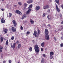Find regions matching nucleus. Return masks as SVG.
Returning <instances> with one entry per match:
<instances>
[{
	"label": "nucleus",
	"instance_id": "obj_1",
	"mask_svg": "<svg viewBox=\"0 0 63 63\" xmlns=\"http://www.w3.org/2000/svg\"><path fill=\"white\" fill-rule=\"evenodd\" d=\"M49 32L48 31L47 29H45V38L47 40H49V36L48 34Z\"/></svg>",
	"mask_w": 63,
	"mask_h": 63
},
{
	"label": "nucleus",
	"instance_id": "obj_2",
	"mask_svg": "<svg viewBox=\"0 0 63 63\" xmlns=\"http://www.w3.org/2000/svg\"><path fill=\"white\" fill-rule=\"evenodd\" d=\"M41 33V32H40V30H37V31H34V33H33V35L35 36L36 38H38L39 37V36L40 35Z\"/></svg>",
	"mask_w": 63,
	"mask_h": 63
},
{
	"label": "nucleus",
	"instance_id": "obj_3",
	"mask_svg": "<svg viewBox=\"0 0 63 63\" xmlns=\"http://www.w3.org/2000/svg\"><path fill=\"white\" fill-rule=\"evenodd\" d=\"M34 50L36 53H38L40 51V48L38 45L36 44L34 46Z\"/></svg>",
	"mask_w": 63,
	"mask_h": 63
},
{
	"label": "nucleus",
	"instance_id": "obj_4",
	"mask_svg": "<svg viewBox=\"0 0 63 63\" xmlns=\"http://www.w3.org/2000/svg\"><path fill=\"white\" fill-rule=\"evenodd\" d=\"M12 22L13 23L14 26L15 27H16V25H17V23H16V22L15 20H13L12 21Z\"/></svg>",
	"mask_w": 63,
	"mask_h": 63
},
{
	"label": "nucleus",
	"instance_id": "obj_5",
	"mask_svg": "<svg viewBox=\"0 0 63 63\" xmlns=\"http://www.w3.org/2000/svg\"><path fill=\"white\" fill-rule=\"evenodd\" d=\"M49 6L48 5L46 4L44 6L43 8L44 10H46V9H48Z\"/></svg>",
	"mask_w": 63,
	"mask_h": 63
},
{
	"label": "nucleus",
	"instance_id": "obj_6",
	"mask_svg": "<svg viewBox=\"0 0 63 63\" xmlns=\"http://www.w3.org/2000/svg\"><path fill=\"white\" fill-rule=\"evenodd\" d=\"M16 43H14L13 44V45L12 44V43H11V48H13V49H14L16 46Z\"/></svg>",
	"mask_w": 63,
	"mask_h": 63
},
{
	"label": "nucleus",
	"instance_id": "obj_7",
	"mask_svg": "<svg viewBox=\"0 0 63 63\" xmlns=\"http://www.w3.org/2000/svg\"><path fill=\"white\" fill-rule=\"evenodd\" d=\"M16 14L19 15H21V16L22 15V14L21 13L20 11L18 10H16Z\"/></svg>",
	"mask_w": 63,
	"mask_h": 63
},
{
	"label": "nucleus",
	"instance_id": "obj_8",
	"mask_svg": "<svg viewBox=\"0 0 63 63\" xmlns=\"http://www.w3.org/2000/svg\"><path fill=\"white\" fill-rule=\"evenodd\" d=\"M11 30L13 32H16V28H15L14 27L12 28Z\"/></svg>",
	"mask_w": 63,
	"mask_h": 63
},
{
	"label": "nucleus",
	"instance_id": "obj_9",
	"mask_svg": "<svg viewBox=\"0 0 63 63\" xmlns=\"http://www.w3.org/2000/svg\"><path fill=\"white\" fill-rule=\"evenodd\" d=\"M40 9V7L39 6H37L35 7V10L36 11H38Z\"/></svg>",
	"mask_w": 63,
	"mask_h": 63
},
{
	"label": "nucleus",
	"instance_id": "obj_10",
	"mask_svg": "<svg viewBox=\"0 0 63 63\" xmlns=\"http://www.w3.org/2000/svg\"><path fill=\"white\" fill-rule=\"evenodd\" d=\"M31 10H32V9H28V10L27 11V12L26 13V14L27 15H28L29 14V13H30V12H31Z\"/></svg>",
	"mask_w": 63,
	"mask_h": 63
},
{
	"label": "nucleus",
	"instance_id": "obj_11",
	"mask_svg": "<svg viewBox=\"0 0 63 63\" xmlns=\"http://www.w3.org/2000/svg\"><path fill=\"white\" fill-rule=\"evenodd\" d=\"M27 17V16L25 14H24L22 16V19H23L24 18H25L26 17Z\"/></svg>",
	"mask_w": 63,
	"mask_h": 63
},
{
	"label": "nucleus",
	"instance_id": "obj_12",
	"mask_svg": "<svg viewBox=\"0 0 63 63\" xmlns=\"http://www.w3.org/2000/svg\"><path fill=\"white\" fill-rule=\"evenodd\" d=\"M1 23H4L5 22V20L3 18H2L1 19Z\"/></svg>",
	"mask_w": 63,
	"mask_h": 63
},
{
	"label": "nucleus",
	"instance_id": "obj_13",
	"mask_svg": "<svg viewBox=\"0 0 63 63\" xmlns=\"http://www.w3.org/2000/svg\"><path fill=\"white\" fill-rule=\"evenodd\" d=\"M56 10L57 12H60V9H59L58 8V6H57V5H56Z\"/></svg>",
	"mask_w": 63,
	"mask_h": 63
},
{
	"label": "nucleus",
	"instance_id": "obj_14",
	"mask_svg": "<svg viewBox=\"0 0 63 63\" xmlns=\"http://www.w3.org/2000/svg\"><path fill=\"white\" fill-rule=\"evenodd\" d=\"M8 31V30L6 29L3 30V31L5 33H7Z\"/></svg>",
	"mask_w": 63,
	"mask_h": 63
},
{
	"label": "nucleus",
	"instance_id": "obj_15",
	"mask_svg": "<svg viewBox=\"0 0 63 63\" xmlns=\"http://www.w3.org/2000/svg\"><path fill=\"white\" fill-rule=\"evenodd\" d=\"M27 2L28 4H30V3H32L33 2V0H28L27 1Z\"/></svg>",
	"mask_w": 63,
	"mask_h": 63
},
{
	"label": "nucleus",
	"instance_id": "obj_16",
	"mask_svg": "<svg viewBox=\"0 0 63 63\" xmlns=\"http://www.w3.org/2000/svg\"><path fill=\"white\" fill-rule=\"evenodd\" d=\"M63 29V26H60V31H61Z\"/></svg>",
	"mask_w": 63,
	"mask_h": 63
},
{
	"label": "nucleus",
	"instance_id": "obj_17",
	"mask_svg": "<svg viewBox=\"0 0 63 63\" xmlns=\"http://www.w3.org/2000/svg\"><path fill=\"white\" fill-rule=\"evenodd\" d=\"M3 48V47L0 46V53L2 52V49Z\"/></svg>",
	"mask_w": 63,
	"mask_h": 63
},
{
	"label": "nucleus",
	"instance_id": "obj_18",
	"mask_svg": "<svg viewBox=\"0 0 63 63\" xmlns=\"http://www.w3.org/2000/svg\"><path fill=\"white\" fill-rule=\"evenodd\" d=\"M30 21L31 23V24H34V21L32 20V19H30Z\"/></svg>",
	"mask_w": 63,
	"mask_h": 63
},
{
	"label": "nucleus",
	"instance_id": "obj_19",
	"mask_svg": "<svg viewBox=\"0 0 63 63\" xmlns=\"http://www.w3.org/2000/svg\"><path fill=\"white\" fill-rule=\"evenodd\" d=\"M33 6V5L32 4L30 5L28 7V9H32L31 8H32Z\"/></svg>",
	"mask_w": 63,
	"mask_h": 63
},
{
	"label": "nucleus",
	"instance_id": "obj_20",
	"mask_svg": "<svg viewBox=\"0 0 63 63\" xmlns=\"http://www.w3.org/2000/svg\"><path fill=\"white\" fill-rule=\"evenodd\" d=\"M21 44H19L18 45V49H19V48H20V47H21Z\"/></svg>",
	"mask_w": 63,
	"mask_h": 63
},
{
	"label": "nucleus",
	"instance_id": "obj_21",
	"mask_svg": "<svg viewBox=\"0 0 63 63\" xmlns=\"http://www.w3.org/2000/svg\"><path fill=\"white\" fill-rule=\"evenodd\" d=\"M41 63H45V61H44V58H43L42 59L41 62Z\"/></svg>",
	"mask_w": 63,
	"mask_h": 63
},
{
	"label": "nucleus",
	"instance_id": "obj_22",
	"mask_svg": "<svg viewBox=\"0 0 63 63\" xmlns=\"http://www.w3.org/2000/svg\"><path fill=\"white\" fill-rule=\"evenodd\" d=\"M59 0H56L55 2L57 4H58L59 5Z\"/></svg>",
	"mask_w": 63,
	"mask_h": 63
},
{
	"label": "nucleus",
	"instance_id": "obj_23",
	"mask_svg": "<svg viewBox=\"0 0 63 63\" xmlns=\"http://www.w3.org/2000/svg\"><path fill=\"white\" fill-rule=\"evenodd\" d=\"M8 44H9V41H8V40H7L6 41L5 45L6 46H8Z\"/></svg>",
	"mask_w": 63,
	"mask_h": 63
},
{
	"label": "nucleus",
	"instance_id": "obj_24",
	"mask_svg": "<svg viewBox=\"0 0 63 63\" xmlns=\"http://www.w3.org/2000/svg\"><path fill=\"white\" fill-rule=\"evenodd\" d=\"M54 54V53H53V52L52 51H51L50 53V55H53Z\"/></svg>",
	"mask_w": 63,
	"mask_h": 63
},
{
	"label": "nucleus",
	"instance_id": "obj_25",
	"mask_svg": "<svg viewBox=\"0 0 63 63\" xmlns=\"http://www.w3.org/2000/svg\"><path fill=\"white\" fill-rule=\"evenodd\" d=\"M41 46L42 47H44L45 46V44H44V42H43L41 44Z\"/></svg>",
	"mask_w": 63,
	"mask_h": 63
},
{
	"label": "nucleus",
	"instance_id": "obj_26",
	"mask_svg": "<svg viewBox=\"0 0 63 63\" xmlns=\"http://www.w3.org/2000/svg\"><path fill=\"white\" fill-rule=\"evenodd\" d=\"M28 5V4H26V3H24V6L25 8H26L27 7V6Z\"/></svg>",
	"mask_w": 63,
	"mask_h": 63
},
{
	"label": "nucleus",
	"instance_id": "obj_27",
	"mask_svg": "<svg viewBox=\"0 0 63 63\" xmlns=\"http://www.w3.org/2000/svg\"><path fill=\"white\" fill-rule=\"evenodd\" d=\"M29 50L30 51H32V47H30L29 48Z\"/></svg>",
	"mask_w": 63,
	"mask_h": 63
},
{
	"label": "nucleus",
	"instance_id": "obj_28",
	"mask_svg": "<svg viewBox=\"0 0 63 63\" xmlns=\"http://www.w3.org/2000/svg\"><path fill=\"white\" fill-rule=\"evenodd\" d=\"M53 58V56H52V55H50V59H52Z\"/></svg>",
	"mask_w": 63,
	"mask_h": 63
},
{
	"label": "nucleus",
	"instance_id": "obj_29",
	"mask_svg": "<svg viewBox=\"0 0 63 63\" xmlns=\"http://www.w3.org/2000/svg\"><path fill=\"white\" fill-rule=\"evenodd\" d=\"M12 16V14L11 13H10L9 14V17H11V16Z\"/></svg>",
	"mask_w": 63,
	"mask_h": 63
},
{
	"label": "nucleus",
	"instance_id": "obj_30",
	"mask_svg": "<svg viewBox=\"0 0 63 63\" xmlns=\"http://www.w3.org/2000/svg\"><path fill=\"white\" fill-rule=\"evenodd\" d=\"M0 40L1 42H3V37H0Z\"/></svg>",
	"mask_w": 63,
	"mask_h": 63
},
{
	"label": "nucleus",
	"instance_id": "obj_31",
	"mask_svg": "<svg viewBox=\"0 0 63 63\" xmlns=\"http://www.w3.org/2000/svg\"><path fill=\"white\" fill-rule=\"evenodd\" d=\"M18 4L19 6H21V5L22 3L21 2H18Z\"/></svg>",
	"mask_w": 63,
	"mask_h": 63
},
{
	"label": "nucleus",
	"instance_id": "obj_32",
	"mask_svg": "<svg viewBox=\"0 0 63 63\" xmlns=\"http://www.w3.org/2000/svg\"><path fill=\"white\" fill-rule=\"evenodd\" d=\"M60 46L61 47H63V43H62L61 44H60Z\"/></svg>",
	"mask_w": 63,
	"mask_h": 63
},
{
	"label": "nucleus",
	"instance_id": "obj_33",
	"mask_svg": "<svg viewBox=\"0 0 63 63\" xmlns=\"http://www.w3.org/2000/svg\"><path fill=\"white\" fill-rule=\"evenodd\" d=\"M14 36H12L11 37V39L12 40H14Z\"/></svg>",
	"mask_w": 63,
	"mask_h": 63
},
{
	"label": "nucleus",
	"instance_id": "obj_34",
	"mask_svg": "<svg viewBox=\"0 0 63 63\" xmlns=\"http://www.w3.org/2000/svg\"><path fill=\"white\" fill-rule=\"evenodd\" d=\"M45 13H43V17H45Z\"/></svg>",
	"mask_w": 63,
	"mask_h": 63
},
{
	"label": "nucleus",
	"instance_id": "obj_35",
	"mask_svg": "<svg viewBox=\"0 0 63 63\" xmlns=\"http://www.w3.org/2000/svg\"><path fill=\"white\" fill-rule=\"evenodd\" d=\"M20 29H21V30H23V27H22V26H21L20 27Z\"/></svg>",
	"mask_w": 63,
	"mask_h": 63
},
{
	"label": "nucleus",
	"instance_id": "obj_36",
	"mask_svg": "<svg viewBox=\"0 0 63 63\" xmlns=\"http://www.w3.org/2000/svg\"><path fill=\"white\" fill-rule=\"evenodd\" d=\"M27 33L28 35H29V34H30V32H27Z\"/></svg>",
	"mask_w": 63,
	"mask_h": 63
},
{
	"label": "nucleus",
	"instance_id": "obj_37",
	"mask_svg": "<svg viewBox=\"0 0 63 63\" xmlns=\"http://www.w3.org/2000/svg\"><path fill=\"white\" fill-rule=\"evenodd\" d=\"M48 25L49 26V27L50 28L51 27V26L50 25L48 24Z\"/></svg>",
	"mask_w": 63,
	"mask_h": 63
},
{
	"label": "nucleus",
	"instance_id": "obj_38",
	"mask_svg": "<svg viewBox=\"0 0 63 63\" xmlns=\"http://www.w3.org/2000/svg\"><path fill=\"white\" fill-rule=\"evenodd\" d=\"M16 44H19V41H17L16 42Z\"/></svg>",
	"mask_w": 63,
	"mask_h": 63
},
{
	"label": "nucleus",
	"instance_id": "obj_39",
	"mask_svg": "<svg viewBox=\"0 0 63 63\" xmlns=\"http://www.w3.org/2000/svg\"><path fill=\"white\" fill-rule=\"evenodd\" d=\"M61 7L62 8V9H63V4H62L61 5Z\"/></svg>",
	"mask_w": 63,
	"mask_h": 63
},
{
	"label": "nucleus",
	"instance_id": "obj_40",
	"mask_svg": "<svg viewBox=\"0 0 63 63\" xmlns=\"http://www.w3.org/2000/svg\"><path fill=\"white\" fill-rule=\"evenodd\" d=\"M9 63H11V62H12V61H11V60H9Z\"/></svg>",
	"mask_w": 63,
	"mask_h": 63
},
{
	"label": "nucleus",
	"instance_id": "obj_41",
	"mask_svg": "<svg viewBox=\"0 0 63 63\" xmlns=\"http://www.w3.org/2000/svg\"><path fill=\"white\" fill-rule=\"evenodd\" d=\"M51 17H50V18H48V20H51Z\"/></svg>",
	"mask_w": 63,
	"mask_h": 63
},
{
	"label": "nucleus",
	"instance_id": "obj_42",
	"mask_svg": "<svg viewBox=\"0 0 63 63\" xmlns=\"http://www.w3.org/2000/svg\"><path fill=\"white\" fill-rule=\"evenodd\" d=\"M43 57H46V55L45 54H43Z\"/></svg>",
	"mask_w": 63,
	"mask_h": 63
},
{
	"label": "nucleus",
	"instance_id": "obj_43",
	"mask_svg": "<svg viewBox=\"0 0 63 63\" xmlns=\"http://www.w3.org/2000/svg\"><path fill=\"white\" fill-rule=\"evenodd\" d=\"M6 61H4L3 62V63H6Z\"/></svg>",
	"mask_w": 63,
	"mask_h": 63
},
{
	"label": "nucleus",
	"instance_id": "obj_44",
	"mask_svg": "<svg viewBox=\"0 0 63 63\" xmlns=\"http://www.w3.org/2000/svg\"><path fill=\"white\" fill-rule=\"evenodd\" d=\"M41 51H43V48H41Z\"/></svg>",
	"mask_w": 63,
	"mask_h": 63
},
{
	"label": "nucleus",
	"instance_id": "obj_45",
	"mask_svg": "<svg viewBox=\"0 0 63 63\" xmlns=\"http://www.w3.org/2000/svg\"><path fill=\"white\" fill-rule=\"evenodd\" d=\"M1 11H4V9H2V8L1 9Z\"/></svg>",
	"mask_w": 63,
	"mask_h": 63
},
{
	"label": "nucleus",
	"instance_id": "obj_46",
	"mask_svg": "<svg viewBox=\"0 0 63 63\" xmlns=\"http://www.w3.org/2000/svg\"><path fill=\"white\" fill-rule=\"evenodd\" d=\"M49 17V15H48L47 16V18H48Z\"/></svg>",
	"mask_w": 63,
	"mask_h": 63
},
{
	"label": "nucleus",
	"instance_id": "obj_47",
	"mask_svg": "<svg viewBox=\"0 0 63 63\" xmlns=\"http://www.w3.org/2000/svg\"><path fill=\"white\" fill-rule=\"evenodd\" d=\"M61 24H63V21H62V22H61Z\"/></svg>",
	"mask_w": 63,
	"mask_h": 63
},
{
	"label": "nucleus",
	"instance_id": "obj_48",
	"mask_svg": "<svg viewBox=\"0 0 63 63\" xmlns=\"http://www.w3.org/2000/svg\"><path fill=\"white\" fill-rule=\"evenodd\" d=\"M17 6L16 5H14V7H16Z\"/></svg>",
	"mask_w": 63,
	"mask_h": 63
},
{
	"label": "nucleus",
	"instance_id": "obj_49",
	"mask_svg": "<svg viewBox=\"0 0 63 63\" xmlns=\"http://www.w3.org/2000/svg\"><path fill=\"white\" fill-rule=\"evenodd\" d=\"M48 13H49L50 12V10H48Z\"/></svg>",
	"mask_w": 63,
	"mask_h": 63
},
{
	"label": "nucleus",
	"instance_id": "obj_50",
	"mask_svg": "<svg viewBox=\"0 0 63 63\" xmlns=\"http://www.w3.org/2000/svg\"><path fill=\"white\" fill-rule=\"evenodd\" d=\"M2 1H5V0H2Z\"/></svg>",
	"mask_w": 63,
	"mask_h": 63
},
{
	"label": "nucleus",
	"instance_id": "obj_51",
	"mask_svg": "<svg viewBox=\"0 0 63 63\" xmlns=\"http://www.w3.org/2000/svg\"><path fill=\"white\" fill-rule=\"evenodd\" d=\"M50 2H51V1L52 0H49Z\"/></svg>",
	"mask_w": 63,
	"mask_h": 63
},
{
	"label": "nucleus",
	"instance_id": "obj_52",
	"mask_svg": "<svg viewBox=\"0 0 63 63\" xmlns=\"http://www.w3.org/2000/svg\"><path fill=\"white\" fill-rule=\"evenodd\" d=\"M54 39L55 40V39H56V38H54Z\"/></svg>",
	"mask_w": 63,
	"mask_h": 63
},
{
	"label": "nucleus",
	"instance_id": "obj_53",
	"mask_svg": "<svg viewBox=\"0 0 63 63\" xmlns=\"http://www.w3.org/2000/svg\"><path fill=\"white\" fill-rule=\"evenodd\" d=\"M10 30H11V29H10Z\"/></svg>",
	"mask_w": 63,
	"mask_h": 63
},
{
	"label": "nucleus",
	"instance_id": "obj_54",
	"mask_svg": "<svg viewBox=\"0 0 63 63\" xmlns=\"http://www.w3.org/2000/svg\"><path fill=\"white\" fill-rule=\"evenodd\" d=\"M19 63V62H18V63Z\"/></svg>",
	"mask_w": 63,
	"mask_h": 63
},
{
	"label": "nucleus",
	"instance_id": "obj_55",
	"mask_svg": "<svg viewBox=\"0 0 63 63\" xmlns=\"http://www.w3.org/2000/svg\"><path fill=\"white\" fill-rule=\"evenodd\" d=\"M45 63H46V62Z\"/></svg>",
	"mask_w": 63,
	"mask_h": 63
}]
</instances>
